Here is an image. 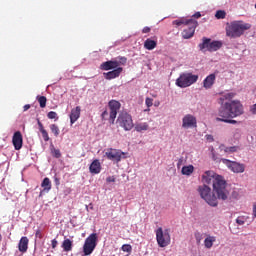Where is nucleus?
Instances as JSON below:
<instances>
[{"instance_id":"nucleus-17","label":"nucleus","mask_w":256,"mask_h":256,"mask_svg":"<svg viewBox=\"0 0 256 256\" xmlns=\"http://www.w3.org/2000/svg\"><path fill=\"white\" fill-rule=\"evenodd\" d=\"M119 61L117 60H109V61H106V62H103L101 65H100V69L101 71H111V69H119Z\"/></svg>"},{"instance_id":"nucleus-55","label":"nucleus","mask_w":256,"mask_h":256,"mask_svg":"<svg viewBox=\"0 0 256 256\" xmlns=\"http://www.w3.org/2000/svg\"><path fill=\"white\" fill-rule=\"evenodd\" d=\"M0 241H1V234H0Z\"/></svg>"},{"instance_id":"nucleus-14","label":"nucleus","mask_w":256,"mask_h":256,"mask_svg":"<svg viewBox=\"0 0 256 256\" xmlns=\"http://www.w3.org/2000/svg\"><path fill=\"white\" fill-rule=\"evenodd\" d=\"M198 25L199 23L196 20L190 19V23L187 24L188 28L182 31L183 39H191L195 35V29H197Z\"/></svg>"},{"instance_id":"nucleus-26","label":"nucleus","mask_w":256,"mask_h":256,"mask_svg":"<svg viewBox=\"0 0 256 256\" xmlns=\"http://www.w3.org/2000/svg\"><path fill=\"white\" fill-rule=\"evenodd\" d=\"M190 23H191V19H186V18H180L172 22V24L176 25V27H181V25H189Z\"/></svg>"},{"instance_id":"nucleus-36","label":"nucleus","mask_w":256,"mask_h":256,"mask_svg":"<svg viewBox=\"0 0 256 256\" xmlns=\"http://www.w3.org/2000/svg\"><path fill=\"white\" fill-rule=\"evenodd\" d=\"M212 159L216 163H223V158H219L217 154H215V151L212 149Z\"/></svg>"},{"instance_id":"nucleus-6","label":"nucleus","mask_w":256,"mask_h":256,"mask_svg":"<svg viewBox=\"0 0 256 256\" xmlns=\"http://www.w3.org/2000/svg\"><path fill=\"white\" fill-rule=\"evenodd\" d=\"M97 241H99V236L97 233H92L86 238L83 245V254L85 256H89L91 253H93V251H95V248L97 247Z\"/></svg>"},{"instance_id":"nucleus-5","label":"nucleus","mask_w":256,"mask_h":256,"mask_svg":"<svg viewBox=\"0 0 256 256\" xmlns=\"http://www.w3.org/2000/svg\"><path fill=\"white\" fill-rule=\"evenodd\" d=\"M156 233V241L159 247H168L171 245V230L159 227L155 231Z\"/></svg>"},{"instance_id":"nucleus-43","label":"nucleus","mask_w":256,"mask_h":256,"mask_svg":"<svg viewBox=\"0 0 256 256\" xmlns=\"http://www.w3.org/2000/svg\"><path fill=\"white\" fill-rule=\"evenodd\" d=\"M107 117H109V112L107 110H104L101 114V118L103 119V121H105Z\"/></svg>"},{"instance_id":"nucleus-45","label":"nucleus","mask_w":256,"mask_h":256,"mask_svg":"<svg viewBox=\"0 0 256 256\" xmlns=\"http://www.w3.org/2000/svg\"><path fill=\"white\" fill-rule=\"evenodd\" d=\"M250 113H252V115H256V104L250 107Z\"/></svg>"},{"instance_id":"nucleus-44","label":"nucleus","mask_w":256,"mask_h":256,"mask_svg":"<svg viewBox=\"0 0 256 256\" xmlns=\"http://www.w3.org/2000/svg\"><path fill=\"white\" fill-rule=\"evenodd\" d=\"M107 183H115V176H109L106 178Z\"/></svg>"},{"instance_id":"nucleus-13","label":"nucleus","mask_w":256,"mask_h":256,"mask_svg":"<svg viewBox=\"0 0 256 256\" xmlns=\"http://www.w3.org/2000/svg\"><path fill=\"white\" fill-rule=\"evenodd\" d=\"M108 107L110 109L109 122L113 125V123H115V119H117V113L121 109V103L117 100H111L108 103Z\"/></svg>"},{"instance_id":"nucleus-37","label":"nucleus","mask_w":256,"mask_h":256,"mask_svg":"<svg viewBox=\"0 0 256 256\" xmlns=\"http://www.w3.org/2000/svg\"><path fill=\"white\" fill-rule=\"evenodd\" d=\"M52 155H53V157H55L56 159L61 158V150H59V149H53V150H52Z\"/></svg>"},{"instance_id":"nucleus-19","label":"nucleus","mask_w":256,"mask_h":256,"mask_svg":"<svg viewBox=\"0 0 256 256\" xmlns=\"http://www.w3.org/2000/svg\"><path fill=\"white\" fill-rule=\"evenodd\" d=\"M81 117V106H76L71 110L70 113V123L73 125L74 123H77V120Z\"/></svg>"},{"instance_id":"nucleus-22","label":"nucleus","mask_w":256,"mask_h":256,"mask_svg":"<svg viewBox=\"0 0 256 256\" xmlns=\"http://www.w3.org/2000/svg\"><path fill=\"white\" fill-rule=\"evenodd\" d=\"M215 79H217V76L215 74L208 75L203 80V87H204V89H211L213 87V85H215Z\"/></svg>"},{"instance_id":"nucleus-12","label":"nucleus","mask_w":256,"mask_h":256,"mask_svg":"<svg viewBox=\"0 0 256 256\" xmlns=\"http://www.w3.org/2000/svg\"><path fill=\"white\" fill-rule=\"evenodd\" d=\"M222 163L232 171V173H245V164L231 161L229 159H222Z\"/></svg>"},{"instance_id":"nucleus-15","label":"nucleus","mask_w":256,"mask_h":256,"mask_svg":"<svg viewBox=\"0 0 256 256\" xmlns=\"http://www.w3.org/2000/svg\"><path fill=\"white\" fill-rule=\"evenodd\" d=\"M183 129H193L197 127V118L191 114H187L182 119Z\"/></svg>"},{"instance_id":"nucleus-48","label":"nucleus","mask_w":256,"mask_h":256,"mask_svg":"<svg viewBox=\"0 0 256 256\" xmlns=\"http://www.w3.org/2000/svg\"><path fill=\"white\" fill-rule=\"evenodd\" d=\"M142 33H151V28L146 26L142 29Z\"/></svg>"},{"instance_id":"nucleus-27","label":"nucleus","mask_w":256,"mask_h":256,"mask_svg":"<svg viewBox=\"0 0 256 256\" xmlns=\"http://www.w3.org/2000/svg\"><path fill=\"white\" fill-rule=\"evenodd\" d=\"M41 187L43 188V191H45L46 193H49L50 189H51V180L49 178H44L42 183H41Z\"/></svg>"},{"instance_id":"nucleus-29","label":"nucleus","mask_w":256,"mask_h":256,"mask_svg":"<svg viewBox=\"0 0 256 256\" xmlns=\"http://www.w3.org/2000/svg\"><path fill=\"white\" fill-rule=\"evenodd\" d=\"M193 171H195V167H193V165H189V166H183L182 167V175H191L193 173Z\"/></svg>"},{"instance_id":"nucleus-39","label":"nucleus","mask_w":256,"mask_h":256,"mask_svg":"<svg viewBox=\"0 0 256 256\" xmlns=\"http://www.w3.org/2000/svg\"><path fill=\"white\" fill-rule=\"evenodd\" d=\"M237 151V146H231L225 148V153H235Z\"/></svg>"},{"instance_id":"nucleus-28","label":"nucleus","mask_w":256,"mask_h":256,"mask_svg":"<svg viewBox=\"0 0 256 256\" xmlns=\"http://www.w3.org/2000/svg\"><path fill=\"white\" fill-rule=\"evenodd\" d=\"M149 130V124L147 122L138 123L135 125V131L138 133H141V131H148Z\"/></svg>"},{"instance_id":"nucleus-40","label":"nucleus","mask_w":256,"mask_h":256,"mask_svg":"<svg viewBox=\"0 0 256 256\" xmlns=\"http://www.w3.org/2000/svg\"><path fill=\"white\" fill-rule=\"evenodd\" d=\"M236 223L238 225H245V218L242 217V216H239L237 219H236Z\"/></svg>"},{"instance_id":"nucleus-31","label":"nucleus","mask_w":256,"mask_h":256,"mask_svg":"<svg viewBox=\"0 0 256 256\" xmlns=\"http://www.w3.org/2000/svg\"><path fill=\"white\" fill-rule=\"evenodd\" d=\"M50 130L55 137H59V134L61 133V131L59 130V126H57V124H51Z\"/></svg>"},{"instance_id":"nucleus-46","label":"nucleus","mask_w":256,"mask_h":256,"mask_svg":"<svg viewBox=\"0 0 256 256\" xmlns=\"http://www.w3.org/2000/svg\"><path fill=\"white\" fill-rule=\"evenodd\" d=\"M119 59H120V61L118 63H120L122 65H125V63H127V58L126 57H120Z\"/></svg>"},{"instance_id":"nucleus-47","label":"nucleus","mask_w":256,"mask_h":256,"mask_svg":"<svg viewBox=\"0 0 256 256\" xmlns=\"http://www.w3.org/2000/svg\"><path fill=\"white\" fill-rule=\"evenodd\" d=\"M51 245H52V249H56V247H57V245H58L57 240H56V239H53V240L51 241Z\"/></svg>"},{"instance_id":"nucleus-3","label":"nucleus","mask_w":256,"mask_h":256,"mask_svg":"<svg viewBox=\"0 0 256 256\" xmlns=\"http://www.w3.org/2000/svg\"><path fill=\"white\" fill-rule=\"evenodd\" d=\"M198 193L201 196L208 205L211 207H217L219 202L217 199H219V196H215V194H211V189L207 185H202L198 187Z\"/></svg>"},{"instance_id":"nucleus-16","label":"nucleus","mask_w":256,"mask_h":256,"mask_svg":"<svg viewBox=\"0 0 256 256\" xmlns=\"http://www.w3.org/2000/svg\"><path fill=\"white\" fill-rule=\"evenodd\" d=\"M12 143L16 151H19L23 147V135L21 134V131L14 133Z\"/></svg>"},{"instance_id":"nucleus-50","label":"nucleus","mask_w":256,"mask_h":256,"mask_svg":"<svg viewBox=\"0 0 256 256\" xmlns=\"http://www.w3.org/2000/svg\"><path fill=\"white\" fill-rule=\"evenodd\" d=\"M183 165V158H180L177 163V168L179 169Z\"/></svg>"},{"instance_id":"nucleus-24","label":"nucleus","mask_w":256,"mask_h":256,"mask_svg":"<svg viewBox=\"0 0 256 256\" xmlns=\"http://www.w3.org/2000/svg\"><path fill=\"white\" fill-rule=\"evenodd\" d=\"M217 241V237L207 235V237L204 239V247L206 249H211L213 247V244Z\"/></svg>"},{"instance_id":"nucleus-10","label":"nucleus","mask_w":256,"mask_h":256,"mask_svg":"<svg viewBox=\"0 0 256 256\" xmlns=\"http://www.w3.org/2000/svg\"><path fill=\"white\" fill-rule=\"evenodd\" d=\"M223 47V42L221 41H212L209 38H203V43L199 44L200 51H203L204 49H207V51H210V53H213V51H219Z\"/></svg>"},{"instance_id":"nucleus-7","label":"nucleus","mask_w":256,"mask_h":256,"mask_svg":"<svg viewBox=\"0 0 256 256\" xmlns=\"http://www.w3.org/2000/svg\"><path fill=\"white\" fill-rule=\"evenodd\" d=\"M226 109L230 111L231 119H235V117H241V115L245 113L243 104H241V101L239 100L226 102Z\"/></svg>"},{"instance_id":"nucleus-4","label":"nucleus","mask_w":256,"mask_h":256,"mask_svg":"<svg viewBox=\"0 0 256 256\" xmlns=\"http://www.w3.org/2000/svg\"><path fill=\"white\" fill-rule=\"evenodd\" d=\"M199 81V75H195L193 73H183L177 78L176 85L181 89H185L187 87H191V85L197 83Z\"/></svg>"},{"instance_id":"nucleus-11","label":"nucleus","mask_w":256,"mask_h":256,"mask_svg":"<svg viewBox=\"0 0 256 256\" xmlns=\"http://www.w3.org/2000/svg\"><path fill=\"white\" fill-rule=\"evenodd\" d=\"M124 155L125 152L115 148H108L104 153V157H106L108 161H114L115 163H120L121 159H125Z\"/></svg>"},{"instance_id":"nucleus-35","label":"nucleus","mask_w":256,"mask_h":256,"mask_svg":"<svg viewBox=\"0 0 256 256\" xmlns=\"http://www.w3.org/2000/svg\"><path fill=\"white\" fill-rule=\"evenodd\" d=\"M194 237L196 239V243L199 245L201 243V241H203V234H201V232H196L194 234Z\"/></svg>"},{"instance_id":"nucleus-32","label":"nucleus","mask_w":256,"mask_h":256,"mask_svg":"<svg viewBox=\"0 0 256 256\" xmlns=\"http://www.w3.org/2000/svg\"><path fill=\"white\" fill-rule=\"evenodd\" d=\"M227 13L223 10H218L215 14L216 19H225Z\"/></svg>"},{"instance_id":"nucleus-18","label":"nucleus","mask_w":256,"mask_h":256,"mask_svg":"<svg viewBox=\"0 0 256 256\" xmlns=\"http://www.w3.org/2000/svg\"><path fill=\"white\" fill-rule=\"evenodd\" d=\"M121 73H123V68L119 67L112 71L104 72L103 75H104V78L107 79V81H111V79H117V77H119Z\"/></svg>"},{"instance_id":"nucleus-21","label":"nucleus","mask_w":256,"mask_h":256,"mask_svg":"<svg viewBox=\"0 0 256 256\" xmlns=\"http://www.w3.org/2000/svg\"><path fill=\"white\" fill-rule=\"evenodd\" d=\"M29 249V238L27 236H23L18 243V251L20 253H27Z\"/></svg>"},{"instance_id":"nucleus-53","label":"nucleus","mask_w":256,"mask_h":256,"mask_svg":"<svg viewBox=\"0 0 256 256\" xmlns=\"http://www.w3.org/2000/svg\"><path fill=\"white\" fill-rule=\"evenodd\" d=\"M225 97H226V99H232V97H233V94H231V93H229V94H226V95H225Z\"/></svg>"},{"instance_id":"nucleus-30","label":"nucleus","mask_w":256,"mask_h":256,"mask_svg":"<svg viewBox=\"0 0 256 256\" xmlns=\"http://www.w3.org/2000/svg\"><path fill=\"white\" fill-rule=\"evenodd\" d=\"M37 101L41 107V109H45L47 107V97L45 96H38Z\"/></svg>"},{"instance_id":"nucleus-25","label":"nucleus","mask_w":256,"mask_h":256,"mask_svg":"<svg viewBox=\"0 0 256 256\" xmlns=\"http://www.w3.org/2000/svg\"><path fill=\"white\" fill-rule=\"evenodd\" d=\"M62 248L64 251H66V253H69V251L73 250V241L70 239H65L62 243Z\"/></svg>"},{"instance_id":"nucleus-33","label":"nucleus","mask_w":256,"mask_h":256,"mask_svg":"<svg viewBox=\"0 0 256 256\" xmlns=\"http://www.w3.org/2000/svg\"><path fill=\"white\" fill-rule=\"evenodd\" d=\"M122 251H124V253H131V251H133V247L131 246V244H124L122 245Z\"/></svg>"},{"instance_id":"nucleus-34","label":"nucleus","mask_w":256,"mask_h":256,"mask_svg":"<svg viewBox=\"0 0 256 256\" xmlns=\"http://www.w3.org/2000/svg\"><path fill=\"white\" fill-rule=\"evenodd\" d=\"M47 117H48V119H55L56 121L59 120V116L57 115V112H55V111L48 112Z\"/></svg>"},{"instance_id":"nucleus-9","label":"nucleus","mask_w":256,"mask_h":256,"mask_svg":"<svg viewBox=\"0 0 256 256\" xmlns=\"http://www.w3.org/2000/svg\"><path fill=\"white\" fill-rule=\"evenodd\" d=\"M117 123L122 127L125 131H131L133 129V117L127 112H121L117 118Z\"/></svg>"},{"instance_id":"nucleus-2","label":"nucleus","mask_w":256,"mask_h":256,"mask_svg":"<svg viewBox=\"0 0 256 256\" xmlns=\"http://www.w3.org/2000/svg\"><path fill=\"white\" fill-rule=\"evenodd\" d=\"M249 29H251V24L249 23L232 21L226 24V36L230 37V39H237V37H241Z\"/></svg>"},{"instance_id":"nucleus-38","label":"nucleus","mask_w":256,"mask_h":256,"mask_svg":"<svg viewBox=\"0 0 256 256\" xmlns=\"http://www.w3.org/2000/svg\"><path fill=\"white\" fill-rule=\"evenodd\" d=\"M37 125H38V129L40 131V133H43L45 130V127L43 126V123L41 122V120L39 118H37Z\"/></svg>"},{"instance_id":"nucleus-20","label":"nucleus","mask_w":256,"mask_h":256,"mask_svg":"<svg viewBox=\"0 0 256 256\" xmlns=\"http://www.w3.org/2000/svg\"><path fill=\"white\" fill-rule=\"evenodd\" d=\"M89 171L92 175H99L101 173V162L99 159H95L89 166Z\"/></svg>"},{"instance_id":"nucleus-52","label":"nucleus","mask_w":256,"mask_h":256,"mask_svg":"<svg viewBox=\"0 0 256 256\" xmlns=\"http://www.w3.org/2000/svg\"><path fill=\"white\" fill-rule=\"evenodd\" d=\"M24 111H29V109H31V105L30 104H26L23 107Z\"/></svg>"},{"instance_id":"nucleus-54","label":"nucleus","mask_w":256,"mask_h":256,"mask_svg":"<svg viewBox=\"0 0 256 256\" xmlns=\"http://www.w3.org/2000/svg\"><path fill=\"white\" fill-rule=\"evenodd\" d=\"M208 139H213V137H211V136H208Z\"/></svg>"},{"instance_id":"nucleus-51","label":"nucleus","mask_w":256,"mask_h":256,"mask_svg":"<svg viewBox=\"0 0 256 256\" xmlns=\"http://www.w3.org/2000/svg\"><path fill=\"white\" fill-rule=\"evenodd\" d=\"M194 19H199L201 17V12H196L194 15H193Z\"/></svg>"},{"instance_id":"nucleus-1","label":"nucleus","mask_w":256,"mask_h":256,"mask_svg":"<svg viewBox=\"0 0 256 256\" xmlns=\"http://www.w3.org/2000/svg\"><path fill=\"white\" fill-rule=\"evenodd\" d=\"M202 181L207 185L213 183V191L218 199L227 201L229 198V191L227 190V182L223 176L217 175L215 172L208 170L202 175Z\"/></svg>"},{"instance_id":"nucleus-42","label":"nucleus","mask_w":256,"mask_h":256,"mask_svg":"<svg viewBox=\"0 0 256 256\" xmlns=\"http://www.w3.org/2000/svg\"><path fill=\"white\" fill-rule=\"evenodd\" d=\"M42 133V137L44 139V141H49V133L47 132V130H44V132H41Z\"/></svg>"},{"instance_id":"nucleus-23","label":"nucleus","mask_w":256,"mask_h":256,"mask_svg":"<svg viewBox=\"0 0 256 256\" xmlns=\"http://www.w3.org/2000/svg\"><path fill=\"white\" fill-rule=\"evenodd\" d=\"M157 47V38L154 40L151 38H147L144 41V49H147V51H153Z\"/></svg>"},{"instance_id":"nucleus-56","label":"nucleus","mask_w":256,"mask_h":256,"mask_svg":"<svg viewBox=\"0 0 256 256\" xmlns=\"http://www.w3.org/2000/svg\"><path fill=\"white\" fill-rule=\"evenodd\" d=\"M255 9H256V4H255Z\"/></svg>"},{"instance_id":"nucleus-49","label":"nucleus","mask_w":256,"mask_h":256,"mask_svg":"<svg viewBox=\"0 0 256 256\" xmlns=\"http://www.w3.org/2000/svg\"><path fill=\"white\" fill-rule=\"evenodd\" d=\"M54 183L57 187H59V185H61V182H60L59 178H57V177L54 178Z\"/></svg>"},{"instance_id":"nucleus-8","label":"nucleus","mask_w":256,"mask_h":256,"mask_svg":"<svg viewBox=\"0 0 256 256\" xmlns=\"http://www.w3.org/2000/svg\"><path fill=\"white\" fill-rule=\"evenodd\" d=\"M216 121L221 123H229L230 125H237V120L231 119V112L229 109H227L226 102L219 108Z\"/></svg>"},{"instance_id":"nucleus-41","label":"nucleus","mask_w":256,"mask_h":256,"mask_svg":"<svg viewBox=\"0 0 256 256\" xmlns=\"http://www.w3.org/2000/svg\"><path fill=\"white\" fill-rule=\"evenodd\" d=\"M146 106L147 107H153V99L152 98H146L145 100Z\"/></svg>"}]
</instances>
